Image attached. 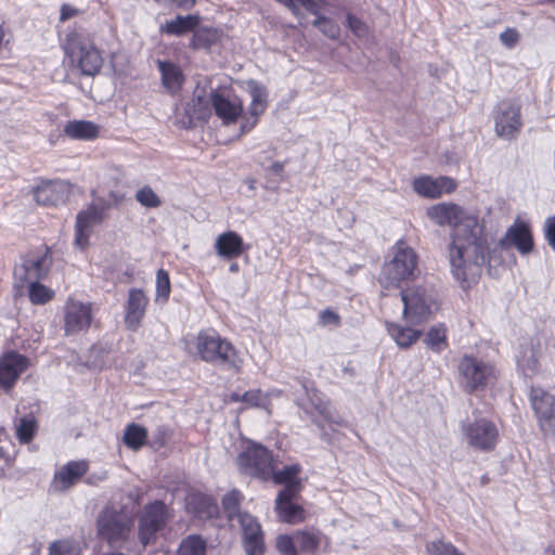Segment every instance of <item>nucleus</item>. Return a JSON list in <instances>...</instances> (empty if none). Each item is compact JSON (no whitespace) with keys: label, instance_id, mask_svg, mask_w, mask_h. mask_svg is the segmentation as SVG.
<instances>
[{"label":"nucleus","instance_id":"f257e3e1","mask_svg":"<svg viewBox=\"0 0 555 555\" xmlns=\"http://www.w3.org/2000/svg\"><path fill=\"white\" fill-rule=\"evenodd\" d=\"M427 216L439 225H452L449 262L453 278L462 288L476 284L488 261L487 240L475 216L467 215L455 204H437Z\"/></svg>","mask_w":555,"mask_h":555},{"label":"nucleus","instance_id":"f03ea898","mask_svg":"<svg viewBox=\"0 0 555 555\" xmlns=\"http://www.w3.org/2000/svg\"><path fill=\"white\" fill-rule=\"evenodd\" d=\"M418 274L417 254L405 242L398 241L391 260L383 266L379 283L387 289L401 288L402 283L414 281Z\"/></svg>","mask_w":555,"mask_h":555},{"label":"nucleus","instance_id":"7ed1b4c3","mask_svg":"<svg viewBox=\"0 0 555 555\" xmlns=\"http://www.w3.org/2000/svg\"><path fill=\"white\" fill-rule=\"evenodd\" d=\"M195 356L212 365L236 371L240 369V359L234 346L214 330L201 331L196 335Z\"/></svg>","mask_w":555,"mask_h":555},{"label":"nucleus","instance_id":"20e7f679","mask_svg":"<svg viewBox=\"0 0 555 555\" xmlns=\"http://www.w3.org/2000/svg\"><path fill=\"white\" fill-rule=\"evenodd\" d=\"M65 54L70 67L83 76L93 77L100 73L103 66L101 51L92 41L77 34L68 36Z\"/></svg>","mask_w":555,"mask_h":555},{"label":"nucleus","instance_id":"39448f33","mask_svg":"<svg viewBox=\"0 0 555 555\" xmlns=\"http://www.w3.org/2000/svg\"><path fill=\"white\" fill-rule=\"evenodd\" d=\"M132 517L124 508L104 507L96 519L99 535L111 546L125 543L132 531Z\"/></svg>","mask_w":555,"mask_h":555},{"label":"nucleus","instance_id":"423d86ee","mask_svg":"<svg viewBox=\"0 0 555 555\" xmlns=\"http://www.w3.org/2000/svg\"><path fill=\"white\" fill-rule=\"evenodd\" d=\"M238 472L261 481L270 480L272 452L261 443L250 442L236 457Z\"/></svg>","mask_w":555,"mask_h":555},{"label":"nucleus","instance_id":"0eeeda50","mask_svg":"<svg viewBox=\"0 0 555 555\" xmlns=\"http://www.w3.org/2000/svg\"><path fill=\"white\" fill-rule=\"evenodd\" d=\"M169 519L167 505L155 500L146 505L138 514V539L143 546L155 543L157 533L162 531Z\"/></svg>","mask_w":555,"mask_h":555},{"label":"nucleus","instance_id":"6e6552de","mask_svg":"<svg viewBox=\"0 0 555 555\" xmlns=\"http://www.w3.org/2000/svg\"><path fill=\"white\" fill-rule=\"evenodd\" d=\"M52 264L50 249L43 253L29 251L22 258V263L14 269V287L17 295L23 294L26 282L42 280L48 275Z\"/></svg>","mask_w":555,"mask_h":555},{"label":"nucleus","instance_id":"1a4fd4ad","mask_svg":"<svg viewBox=\"0 0 555 555\" xmlns=\"http://www.w3.org/2000/svg\"><path fill=\"white\" fill-rule=\"evenodd\" d=\"M459 373L464 390L468 392L485 389L495 379L493 366L472 356H464L461 359Z\"/></svg>","mask_w":555,"mask_h":555},{"label":"nucleus","instance_id":"9d476101","mask_svg":"<svg viewBox=\"0 0 555 555\" xmlns=\"http://www.w3.org/2000/svg\"><path fill=\"white\" fill-rule=\"evenodd\" d=\"M400 296L403 304V315L408 322L420 324L428 319L434 298L426 287L414 286L401 289Z\"/></svg>","mask_w":555,"mask_h":555},{"label":"nucleus","instance_id":"9b49d317","mask_svg":"<svg viewBox=\"0 0 555 555\" xmlns=\"http://www.w3.org/2000/svg\"><path fill=\"white\" fill-rule=\"evenodd\" d=\"M462 430L467 443L479 451H491L498 442V428L489 420L479 418L465 423L462 425Z\"/></svg>","mask_w":555,"mask_h":555},{"label":"nucleus","instance_id":"f8f14e48","mask_svg":"<svg viewBox=\"0 0 555 555\" xmlns=\"http://www.w3.org/2000/svg\"><path fill=\"white\" fill-rule=\"evenodd\" d=\"M530 402L538 417L541 430L544 434H554L555 397L541 387H531Z\"/></svg>","mask_w":555,"mask_h":555},{"label":"nucleus","instance_id":"ddd939ff","mask_svg":"<svg viewBox=\"0 0 555 555\" xmlns=\"http://www.w3.org/2000/svg\"><path fill=\"white\" fill-rule=\"evenodd\" d=\"M520 127V107L511 101L500 103L494 115L496 134L503 139L511 140L517 135Z\"/></svg>","mask_w":555,"mask_h":555},{"label":"nucleus","instance_id":"4468645a","mask_svg":"<svg viewBox=\"0 0 555 555\" xmlns=\"http://www.w3.org/2000/svg\"><path fill=\"white\" fill-rule=\"evenodd\" d=\"M299 493L300 491H296V488L292 486L279 491L274 509L281 521L297 524L304 520L305 511L299 504L295 503Z\"/></svg>","mask_w":555,"mask_h":555},{"label":"nucleus","instance_id":"2eb2a0df","mask_svg":"<svg viewBox=\"0 0 555 555\" xmlns=\"http://www.w3.org/2000/svg\"><path fill=\"white\" fill-rule=\"evenodd\" d=\"M238 524L243 533V545L247 555H262L263 533L260 524L248 513H238Z\"/></svg>","mask_w":555,"mask_h":555},{"label":"nucleus","instance_id":"dca6fc26","mask_svg":"<svg viewBox=\"0 0 555 555\" xmlns=\"http://www.w3.org/2000/svg\"><path fill=\"white\" fill-rule=\"evenodd\" d=\"M28 365L27 357L15 351L5 353L0 359V387L5 391L11 390Z\"/></svg>","mask_w":555,"mask_h":555},{"label":"nucleus","instance_id":"f3484780","mask_svg":"<svg viewBox=\"0 0 555 555\" xmlns=\"http://www.w3.org/2000/svg\"><path fill=\"white\" fill-rule=\"evenodd\" d=\"M35 201L44 206H57L64 204L69 196V184L63 180L42 181L34 190Z\"/></svg>","mask_w":555,"mask_h":555},{"label":"nucleus","instance_id":"a211bd4d","mask_svg":"<svg viewBox=\"0 0 555 555\" xmlns=\"http://www.w3.org/2000/svg\"><path fill=\"white\" fill-rule=\"evenodd\" d=\"M92 321L90 304H82L69 299L65 305L64 331L66 335H74L87 330Z\"/></svg>","mask_w":555,"mask_h":555},{"label":"nucleus","instance_id":"6ab92c4d","mask_svg":"<svg viewBox=\"0 0 555 555\" xmlns=\"http://www.w3.org/2000/svg\"><path fill=\"white\" fill-rule=\"evenodd\" d=\"M501 246H514L522 254H529L533 248V238L530 227L528 223L522 221H515L513 225L508 228L504 237L500 241Z\"/></svg>","mask_w":555,"mask_h":555},{"label":"nucleus","instance_id":"aec40b11","mask_svg":"<svg viewBox=\"0 0 555 555\" xmlns=\"http://www.w3.org/2000/svg\"><path fill=\"white\" fill-rule=\"evenodd\" d=\"M149 298L144 292L139 288L129 291L128 300L126 302L125 323L130 331H137L145 314Z\"/></svg>","mask_w":555,"mask_h":555},{"label":"nucleus","instance_id":"412c9836","mask_svg":"<svg viewBox=\"0 0 555 555\" xmlns=\"http://www.w3.org/2000/svg\"><path fill=\"white\" fill-rule=\"evenodd\" d=\"M210 102L216 115L224 125L234 122L243 113V104L238 99L231 100L218 91L211 92Z\"/></svg>","mask_w":555,"mask_h":555},{"label":"nucleus","instance_id":"4be33fe9","mask_svg":"<svg viewBox=\"0 0 555 555\" xmlns=\"http://www.w3.org/2000/svg\"><path fill=\"white\" fill-rule=\"evenodd\" d=\"M413 189L417 194L424 197L437 198L441 196L443 191H453L455 189V183L448 177L433 179L428 176H423L414 180Z\"/></svg>","mask_w":555,"mask_h":555},{"label":"nucleus","instance_id":"5701e85b","mask_svg":"<svg viewBox=\"0 0 555 555\" xmlns=\"http://www.w3.org/2000/svg\"><path fill=\"white\" fill-rule=\"evenodd\" d=\"M219 256L233 259L238 257L244 250L242 237L234 231H228L220 234L215 243Z\"/></svg>","mask_w":555,"mask_h":555},{"label":"nucleus","instance_id":"b1692460","mask_svg":"<svg viewBox=\"0 0 555 555\" xmlns=\"http://www.w3.org/2000/svg\"><path fill=\"white\" fill-rule=\"evenodd\" d=\"M199 15H177L175 18L167 21L164 25H160V33L181 37L188 33L194 31L199 24Z\"/></svg>","mask_w":555,"mask_h":555},{"label":"nucleus","instance_id":"393cba45","mask_svg":"<svg viewBox=\"0 0 555 555\" xmlns=\"http://www.w3.org/2000/svg\"><path fill=\"white\" fill-rule=\"evenodd\" d=\"M89 469V463L86 460L70 461L63 465L54 475L64 488L74 486Z\"/></svg>","mask_w":555,"mask_h":555},{"label":"nucleus","instance_id":"a878e982","mask_svg":"<svg viewBox=\"0 0 555 555\" xmlns=\"http://www.w3.org/2000/svg\"><path fill=\"white\" fill-rule=\"evenodd\" d=\"M302 468L298 463L286 465L281 469H274L272 465V473L270 479L275 485H283V488H287L289 486L296 488V491H301V480L299 478V474Z\"/></svg>","mask_w":555,"mask_h":555},{"label":"nucleus","instance_id":"bb28decb","mask_svg":"<svg viewBox=\"0 0 555 555\" xmlns=\"http://www.w3.org/2000/svg\"><path fill=\"white\" fill-rule=\"evenodd\" d=\"M247 87L251 98V102L248 107V113L251 115L253 118H258L264 113L267 108L268 91L266 87H263L258 81L253 79L247 81Z\"/></svg>","mask_w":555,"mask_h":555},{"label":"nucleus","instance_id":"cd10ccee","mask_svg":"<svg viewBox=\"0 0 555 555\" xmlns=\"http://www.w3.org/2000/svg\"><path fill=\"white\" fill-rule=\"evenodd\" d=\"M302 389L313 409L330 423H337L332 415L331 404L325 400L324 396L317 389L308 387L307 383H302Z\"/></svg>","mask_w":555,"mask_h":555},{"label":"nucleus","instance_id":"c85d7f7f","mask_svg":"<svg viewBox=\"0 0 555 555\" xmlns=\"http://www.w3.org/2000/svg\"><path fill=\"white\" fill-rule=\"evenodd\" d=\"M64 133L76 140H90L98 135V127L87 120L69 121L64 128Z\"/></svg>","mask_w":555,"mask_h":555},{"label":"nucleus","instance_id":"c756f323","mask_svg":"<svg viewBox=\"0 0 555 555\" xmlns=\"http://www.w3.org/2000/svg\"><path fill=\"white\" fill-rule=\"evenodd\" d=\"M158 69L162 74L163 85L167 89L179 88L183 82L181 69L169 61H157Z\"/></svg>","mask_w":555,"mask_h":555},{"label":"nucleus","instance_id":"7c9ffc66","mask_svg":"<svg viewBox=\"0 0 555 555\" xmlns=\"http://www.w3.org/2000/svg\"><path fill=\"white\" fill-rule=\"evenodd\" d=\"M297 547L305 553H314L323 539L320 531L314 530H299L294 534Z\"/></svg>","mask_w":555,"mask_h":555},{"label":"nucleus","instance_id":"2f4dec72","mask_svg":"<svg viewBox=\"0 0 555 555\" xmlns=\"http://www.w3.org/2000/svg\"><path fill=\"white\" fill-rule=\"evenodd\" d=\"M147 439V430L145 427L131 423L129 424L124 434V443L131 450L141 449Z\"/></svg>","mask_w":555,"mask_h":555},{"label":"nucleus","instance_id":"473e14b6","mask_svg":"<svg viewBox=\"0 0 555 555\" xmlns=\"http://www.w3.org/2000/svg\"><path fill=\"white\" fill-rule=\"evenodd\" d=\"M388 332L391 337L396 340L399 347L408 348L414 344L422 335L421 331L413 330L410 327H402L398 324H389Z\"/></svg>","mask_w":555,"mask_h":555},{"label":"nucleus","instance_id":"72a5a7b5","mask_svg":"<svg viewBox=\"0 0 555 555\" xmlns=\"http://www.w3.org/2000/svg\"><path fill=\"white\" fill-rule=\"evenodd\" d=\"M424 343L435 352L447 348V330L442 324L433 326L426 334Z\"/></svg>","mask_w":555,"mask_h":555},{"label":"nucleus","instance_id":"f704fd0d","mask_svg":"<svg viewBox=\"0 0 555 555\" xmlns=\"http://www.w3.org/2000/svg\"><path fill=\"white\" fill-rule=\"evenodd\" d=\"M26 284L29 300L34 305H44L54 296V292L41 284L40 280L26 282Z\"/></svg>","mask_w":555,"mask_h":555},{"label":"nucleus","instance_id":"c9c22d12","mask_svg":"<svg viewBox=\"0 0 555 555\" xmlns=\"http://www.w3.org/2000/svg\"><path fill=\"white\" fill-rule=\"evenodd\" d=\"M206 541L201 535H189L180 543L179 555H205Z\"/></svg>","mask_w":555,"mask_h":555},{"label":"nucleus","instance_id":"e433bc0d","mask_svg":"<svg viewBox=\"0 0 555 555\" xmlns=\"http://www.w3.org/2000/svg\"><path fill=\"white\" fill-rule=\"evenodd\" d=\"M105 207L95 203L90 204L87 209L80 211L76 221L81 224L91 228L93 223L101 222L104 218Z\"/></svg>","mask_w":555,"mask_h":555},{"label":"nucleus","instance_id":"4c0bfd02","mask_svg":"<svg viewBox=\"0 0 555 555\" xmlns=\"http://www.w3.org/2000/svg\"><path fill=\"white\" fill-rule=\"evenodd\" d=\"M193 33L190 47L194 50L208 49L216 40V31L210 28L203 27Z\"/></svg>","mask_w":555,"mask_h":555},{"label":"nucleus","instance_id":"58836bf2","mask_svg":"<svg viewBox=\"0 0 555 555\" xmlns=\"http://www.w3.org/2000/svg\"><path fill=\"white\" fill-rule=\"evenodd\" d=\"M312 25L321 30V33L330 39L336 40L340 36L338 24L331 17L319 16L312 22Z\"/></svg>","mask_w":555,"mask_h":555},{"label":"nucleus","instance_id":"ea45409f","mask_svg":"<svg viewBox=\"0 0 555 555\" xmlns=\"http://www.w3.org/2000/svg\"><path fill=\"white\" fill-rule=\"evenodd\" d=\"M242 498V493L238 490H232L223 496L222 507L229 519H233L234 517L238 518V513H242L240 511Z\"/></svg>","mask_w":555,"mask_h":555},{"label":"nucleus","instance_id":"a19ab883","mask_svg":"<svg viewBox=\"0 0 555 555\" xmlns=\"http://www.w3.org/2000/svg\"><path fill=\"white\" fill-rule=\"evenodd\" d=\"M36 433V421L33 417H22L16 426V436L21 443H28Z\"/></svg>","mask_w":555,"mask_h":555},{"label":"nucleus","instance_id":"79ce46f5","mask_svg":"<svg viewBox=\"0 0 555 555\" xmlns=\"http://www.w3.org/2000/svg\"><path fill=\"white\" fill-rule=\"evenodd\" d=\"M170 280L166 270L159 269L156 273V300L167 301L170 295Z\"/></svg>","mask_w":555,"mask_h":555},{"label":"nucleus","instance_id":"37998d69","mask_svg":"<svg viewBox=\"0 0 555 555\" xmlns=\"http://www.w3.org/2000/svg\"><path fill=\"white\" fill-rule=\"evenodd\" d=\"M346 26L358 38H365L370 34L369 25L350 12L346 14Z\"/></svg>","mask_w":555,"mask_h":555},{"label":"nucleus","instance_id":"c03bdc74","mask_svg":"<svg viewBox=\"0 0 555 555\" xmlns=\"http://www.w3.org/2000/svg\"><path fill=\"white\" fill-rule=\"evenodd\" d=\"M135 199L144 207L156 208L159 207L162 202L157 194L153 191L151 186L141 188L137 194Z\"/></svg>","mask_w":555,"mask_h":555},{"label":"nucleus","instance_id":"a18cd8bd","mask_svg":"<svg viewBox=\"0 0 555 555\" xmlns=\"http://www.w3.org/2000/svg\"><path fill=\"white\" fill-rule=\"evenodd\" d=\"M50 555H79V547L72 541L53 542L49 547Z\"/></svg>","mask_w":555,"mask_h":555},{"label":"nucleus","instance_id":"49530a36","mask_svg":"<svg viewBox=\"0 0 555 555\" xmlns=\"http://www.w3.org/2000/svg\"><path fill=\"white\" fill-rule=\"evenodd\" d=\"M341 324L340 315L332 308H326L319 313V325L338 327Z\"/></svg>","mask_w":555,"mask_h":555},{"label":"nucleus","instance_id":"de8ad7c7","mask_svg":"<svg viewBox=\"0 0 555 555\" xmlns=\"http://www.w3.org/2000/svg\"><path fill=\"white\" fill-rule=\"evenodd\" d=\"M454 548L456 547L452 543L442 540L433 541L426 545V551L430 555H450Z\"/></svg>","mask_w":555,"mask_h":555},{"label":"nucleus","instance_id":"09e8293b","mask_svg":"<svg viewBox=\"0 0 555 555\" xmlns=\"http://www.w3.org/2000/svg\"><path fill=\"white\" fill-rule=\"evenodd\" d=\"M276 547L282 555H297V545L294 537L280 535L276 540Z\"/></svg>","mask_w":555,"mask_h":555},{"label":"nucleus","instance_id":"8fccbe9b","mask_svg":"<svg viewBox=\"0 0 555 555\" xmlns=\"http://www.w3.org/2000/svg\"><path fill=\"white\" fill-rule=\"evenodd\" d=\"M90 228L76 221L75 224V245L80 249H83L88 245Z\"/></svg>","mask_w":555,"mask_h":555},{"label":"nucleus","instance_id":"3c124183","mask_svg":"<svg viewBox=\"0 0 555 555\" xmlns=\"http://www.w3.org/2000/svg\"><path fill=\"white\" fill-rule=\"evenodd\" d=\"M519 38L520 36L516 28L508 27L500 34L501 43L508 49H513L519 42Z\"/></svg>","mask_w":555,"mask_h":555},{"label":"nucleus","instance_id":"603ef678","mask_svg":"<svg viewBox=\"0 0 555 555\" xmlns=\"http://www.w3.org/2000/svg\"><path fill=\"white\" fill-rule=\"evenodd\" d=\"M198 503L201 505L198 512L201 513L202 516L211 518L218 514V506L210 498L199 496Z\"/></svg>","mask_w":555,"mask_h":555},{"label":"nucleus","instance_id":"864d4df0","mask_svg":"<svg viewBox=\"0 0 555 555\" xmlns=\"http://www.w3.org/2000/svg\"><path fill=\"white\" fill-rule=\"evenodd\" d=\"M242 399L244 403H246L248 406H260L262 401V393L260 389H251L248 391H245L242 395Z\"/></svg>","mask_w":555,"mask_h":555},{"label":"nucleus","instance_id":"5fc2aeb1","mask_svg":"<svg viewBox=\"0 0 555 555\" xmlns=\"http://www.w3.org/2000/svg\"><path fill=\"white\" fill-rule=\"evenodd\" d=\"M545 238L550 246L555 250V215L548 217L544 223Z\"/></svg>","mask_w":555,"mask_h":555},{"label":"nucleus","instance_id":"6e6d98bb","mask_svg":"<svg viewBox=\"0 0 555 555\" xmlns=\"http://www.w3.org/2000/svg\"><path fill=\"white\" fill-rule=\"evenodd\" d=\"M284 168H285V163H282V162H274L270 167H268L266 170L274 176H278L280 177L281 179H283V175H284Z\"/></svg>","mask_w":555,"mask_h":555},{"label":"nucleus","instance_id":"4d7b16f0","mask_svg":"<svg viewBox=\"0 0 555 555\" xmlns=\"http://www.w3.org/2000/svg\"><path fill=\"white\" fill-rule=\"evenodd\" d=\"M77 13V10L72 8L68 4H63L61 8V21H66L70 17H73Z\"/></svg>","mask_w":555,"mask_h":555},{"label":"nucleus","instance_id":"13d9d810","mask_svg":"<svg viewBox=\"0 0 555 555\" xmlns=\"http://www.w3.org/2000/svg\"><path fill=\"white\" fill-rule=\"evenodd\" d=\"M518 365L525 370V371H530V372H535L537 370V361L535 359H532L531 361H528V362H525V361H518Z\"/></svg>","mask_w":555,"mask_h":555},{"label":"nucleus","instance_id":"bf43d9fd","mask_svg":"<svg viewBox=\"0 0 555 555\" xmlns=\"http://www.w3.org/2000/svg\"><path fill=\"white\" fill-rule=\"evenodd\" d=\"M257 119L258 118H254L253 120H245L242 125H241V132L242 133H245V132H248L250 131L257 124Z\"/></svg>","mask_w":555,"mask_h":555},{"label":"nucleus","instance_id":"052dcab7","mask_svg":"<svg viewBox=\"0 0 555 555\" xmlns=\"http://www.w3.org/2000/svg\"><path fill=\"white\" fill-rule=\"evenodd\" d=\"M296 1L309 12H313L314 8L318 5V3L314 0H296Z\"/></svg>","mask_w":555,"mask_h":555},{"label":"nucleus","instance_id":"680f3d73","mask_svg":"<svg viewBox=\"0 0 555 555\" xmlns=\"http://www.w3.org/2000/svg\"><path fill=\"white\" fill-rule=\"evenodd\" d=\"M295 1L296 0H291V3H286L285 7L291 10V12L295 15V16H299V9L298 7L295 4Z\"/></svg>","mask_w":555,"mask_h":555},{"label":"nucleus","instance_id":"e2e57ef3","mask_svg":"<svg viewBox=\"0 0 555 555\" xmlns=\"http://www.w3.org/2000/svg\"><path fill=\"white\" fill-rule=\"evenodd\" d=\"M230 400H231L232 402H242V401H243V399H242V395H241V393H238V392H232V393L230 395Z\"/></svg>","mask_w":555,"mask_h":555},{"label":"nucleus","instance_id":"0e129e2a","mask_svg":"<svg viewBox=\"0 0 555 555\" xmlns=\"http://www.w3.org/2000/svg\"><path fill=\"white\" fill-rule=\"evenodd\" d=\"M230 272L237 273L240 271V266L236 262H233L229 267Z\"/></svg>","mask_w":555,"mask_h":555},{"label":"nucleus","instance_id":"69168bd1","mask_svg":"<svg viewBox=\"0 0 555 555\" xmlns=\"http://www.w3.org/2000/svg\"><path fill=\"white\" fill-rule=\"evenodd\" d=\"M311 14L315 15V18H318L319 16H322L320 14V11H319V5H317L313 10V12H310Z\"/></svg>","mask_w":555,"mask_h":555},{"label":"nucleus","instance_id":"338daca9","mask_svg":"<svg viewBox=\"0 0 555 555\" xmlns=\"http://www.w3.org/2000/svg\"><path fill=\"white\" fill-rule=\"evenodd\" d=\"M450 555H464L462 552H460L457 548H454V551Z\"/></svg>","mask_w":555,"mask_h":555},{"label":"nucleus","instance_id":"774afa93","mask_svg":"<svg viewBox=\"0 0 555 555\" xmlns=\"http://www.w3.org/2000/svg\"><path fill=\"white\" fill-rule=\"evenodd\" d=\"M106 555H125V554L119 553V552H112V553H108V554H106Z\"/></svg>","mask_w":555,"mask_h":555}]
</instances>
